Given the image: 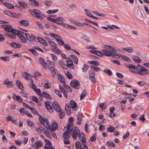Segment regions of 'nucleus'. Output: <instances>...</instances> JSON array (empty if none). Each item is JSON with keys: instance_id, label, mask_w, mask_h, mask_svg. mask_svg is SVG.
I'll return each instance as SVG.
<instances>
[{"instance_id": "nucleus-1", "label": "nucleus", "mask_w": 149, "mask_h": 149, "mask_svg": "<svg viewBox=\"0 0 149 149\" xmlns=\"http://www.w3.org/2000/svg\"><path fill=\"white\" fill-rule=\"evenodd\" d=\"M29 12L32 16L40 19H42L43 18L41 16H44L43 13L38 9H33L32 10H29Z\"/></svg>"}, {"instance_id": "nucleus-2", "label": "nucleus", "mask_w": 149, "mask_h": 149, "mask_svg": "<svg viewBox=\"0 0 149 149\" xmlns=\"http://www.w3.org/2000/svg\"><path fill=\"white\" fill-rule=\"evenodd\" d=\"M137 66V74H139L140 75H144L149 73V71L147 69L140 65H138Z\"/></svg>"}, {"instance_id": "nucleus-3", "label": "nucleus", "mask_w": 149, "mask_h": 149, "mask_svg": "<svg viewBox=\"0 0 149 149\" xmlns=\"http://www.w3.org/2000/svg\"><path fill=\"white\" fill-rule=\"evenodd\" d=\"M72 130L71 132H72V136L74 140H76L77 136H79L80 133V131L79 129L77 127L74 128H71Z\"/></svg>"}, {"instance_id": "nucleus-4", "label": "nucleus", "mask_w": 149, "mask_h": 149, "mask_svg": "<svg viewBox=\"0 0 149 149\" xmlns=\"http://www.w3.org/2000/svg\"><path fill=\"white\" fill-rule=\"evenodd\" d=\"M70 86L76 89H78V86H80L79 82L77 80L72 81L70 83Z\"/></svg>"}, {"instance_id": "nucleus-5", "label": "nucleus", "mask_w": 149, "mask_h": 149, "mask_svg": "<svg viewBox=\"0 0 149 149\" xmlns=\"http://www.w3.org/2000/svg\"><path fill=\"white\" fill-rule=\"evenodd\" d=\"M137 66H136L135 65H128V68H129L130 71L133 73L136 74L138 72V71L137 70Z\"/></svg>"}, {"instance_id": "nucleus-6", "label": "nucleus", "mask_w": 149, "mask_h": 149, "mask_svg": "<svg viewBox=\"0 0 149 149\" xmlns=\"http://www.w3.org/2000/svg\"><path fill=\"white\" fill-rule=\"evenodd\" d=\"M1 27L4 29L5 30L8 32H10L12 29V26L8 24H3L1 25Z\"/></svg>"}, {"instance_id": "nucleus-7", "label": "nucleus", "mask_w": 149, "mask_h": 149, "mask_svg": "<svg viewBox=\"0 0 149 149\" xmlns=\"http://www.w3.org/2000/svg\"><path fill=\"white\" fill-rule=\"evenodd\" d=\"M52 129L50 127L49 125L48 126V127H47V129L50 130L52 132H54L58 128V125L57 123H53L52 124Z\"/></svg>"}, {"instance_id": "nucleus-8", "label": "nucleus", "mask_w": 149, "mask_h": 149, "mask_svg": "<svg viewBox=\"0 0 149 149\" xmlns=\"http://www.w3.org/2000/svg\"><path fill=\"white\" fill-rule=\"evenodd\" d=\"M72 130L71 129L70 130H67V131L65 132L63 134V137L64 139H70V138Z\"/></svg>"}, {"instance_id": "nucleus-9", "label": "nucleus", "mask_w": 149, "mask_h": 149, "mask_svg": "<svg viewBox=\"0 0 149 149\" xmlns=\"http://www.w3.org/2000/svg\"><path fill=\"white\" fill-rule=\"evenodd\" d=\"M70 105L74 111H76L77 109V105L76 102L73 100H71L70 101Z\"/></svg>"}, {"instance_id": "nucleus-10", "label": "nucleus", "mask_w": 149, "mask_h": 149, "mask_svg": "<svg viewBox=\"0 0 149 149\" xmlns=\"http://www.w3.org/2000/svg\"><path fill=\"white\" fill-rule=\"evenodd\" d=\"M13 82L12 81H9L8 79L6 78L3 81V84L7 85V88H10L13 85Z\"/></svg>"}, {"instance_id": "nucleus-11", "label": "nucleus", "mask_w": 149, "mask_h": 149, "mask_svg": "<svg viewBox=\"0 0 149 149\" xmlns=\"http://www.w3.org/2000/svg\"><path fill=\"white\" fill-rule=\"evenodd\" d=\"M45 104L46 108L49 112H51L53 111V110L50 105V102L48 101L45 102Z\"/></svg>"}, {"instance_id": "nucleus-12", "label": "nucleus", "mask_w": 149, "mask_h": 149, "mask_svg": "<svg viewBox=\"0 0 149 149\" xmlns=\"http://www.w3.org/2000/svg\"><path fill=\"white\" fill-rule=\"evenodd\" d=\"M26 38L27 40L31 42L33 41V38H35L34 35L32 34H31V36L27 33H25Z\"/></svg>"}, {"instance_id": "nucleus-13", "label": "nucleus", "mask_w": 149, "mask_h": 149, "mask_svg": "<svg viewBox=\"0 0 149 149\" xmlns=\"http://www.w3.org/2000/svg\"><path fill=\"white\" fill-rule=\"evenodd\" d=\"M52 106L54 109L57 111H58L61 109V108L59 105L56 102H54L52 103Z\"/></svg>"}, {"instance_id": "nucleus-14", "label": "nucleus", "mask_w": 149, "mask_h": 149, "mask_svg": "<svg viewBox=\"0 0 149 149\" xmlns=\"http://www.w3.org/2000/svg\"><path fill=\"white\" fill-rule=\"evenodd\" d=\"M50 67H49L50 71H51L52 76L53 78L55 77V75L56 74V71L55 68L52 66H51V64H50Z\"/></svg>"}, {"instance_id": "nucleus-15", "label": "nucleus", "mask_w": 149, "mask_h": 149, "mask_svg": "<svg viewBox=\"0 0 149 149\" xmlns=\"http://www.w3.org/2000/svg\"><path fill=\"white\" fill-rule=\"evenodd\" d=\"M38 42H40L44 46H47L48 45L47 42L42 38L40 37H38Z\"/></svg>"}, {"instance_id": "nucleus-16", "label": "nucleus", "mask_w": 149, "mask_h": 149, "mask_svg": "<svg viewBox=\"0 0 149 149\" xmlns=\"http://www.w3.org/2000/svg\"><path fill=\"white\" fill-rule=\"evenodd\" d=\"M119 56L121 57L122 59L127 62H132V60L127 56L119 54Z\"/></svg>"}, {"instance_id": "nucleus-17", "label": "nucleus", "mask_w": 149, "mask_h": 149, "mask_svg": "<svg viewBox=\"0 0 149 149\" xmlns=\"http://www.w3.org/2000/svg\"><path fill=\"white\" fill-rule=\"evenodd\" d=\"M39 61L40 62V64L42 65H43V67L44 68H46V66L49 67V65H47L48 64L45 62V61L43 58H39Z\"/></svg>"}, {"instance_id": "nucleus-18", "label": "nucleus", "mask_w": 149, "mask_h": 149, "mask_svg": "<svg viewBox=\"0 0 149 149\" xmlns=\"http://www.w3.org/2000/svg\"><path fill=\"white\" fill-rule=\"evenodd\" d=\"M90 52L91 53L95 54L100 56H103V55L101 52L98 50H91Z\"/></svg>"}, {"instance_id": "nucleus-19", "label": "nucleus", "mask_w": 149, "mask_h": 149, "mask_svg": "<svg viewBox=\"0 0 149 149\" xmlns=\"http://www.w3.org/2000/svg\"><path fill=\"white\" fill-rule=\"evenodd\" d=\"M82 116L81 115V113L80 114V113L78 114L77 115V118L78 120L79 121V122H77V123L78 125H80L81 124V122L82 121Z\"/></svg>"}, {"instance_id": "nucleus-20", "label": "nucleus", "mask_w": 149, "mask_h": 149, "mask_svg": "<svg viewBox=\"0 0 149 149\" xmlns=\"http://www.w3.org/2000/svg\"><path fill=\"white\" fill-rule=\"evenodd\" d=\"M39 119L40 121V123L41 124L42 123V125L45 127H46V126H45V123L46 119L43 118L40 115H39Z\"/></svg>"}, {"instance_id": "nucleus-21", "label": "nucleus", "mask_w": 149, "mask_h": 149, "mask_svg": "<svg viewBox=\"0 0 149 149\" xmlns=\"http://www.w3.org/2000/svg\"><path fill=\"white\" fill-rule=\"evenodd\" d=\"M132 58L136 63H141V60L139 58L136 56H132Z\"/></svg>"}, {"instance_id": "nucleus-22", "label": "nucleus", "mask_w": 149, "mask_h": 149, "mask_svg": "<svg viewBox=\"0 0 149 149\" xmlns=\"http://www.w3.org/2000/svg\"><path fill=\"white\" fill-rule=\"evenodd\" d=\"M19 23L21 25L25 26H27L29 24V22L26 20H22L20 21L19 22Z\"/></svg>"}, {"instance_id": "nucleus-23", "label": "nucleus", "mask_w": 149, "mask_h": 149, "mask_svg": "<svg viewBox=\"0 0 149 149\" xmlns=\"http://www.w3.org/2000/svg\"><path fill=\"white\" fill-rule=\"evenodd\" d=\"M49 35L51 36L52 37L55 39L57 41L59 39V38H60V37H61L60 36L57 34H54L52 33H49Z\"/></svg>"}, {"instance_id": "nucleus-24", "label": "nucleus", "mask_w": 149, "mask_h": 149, "mask_svg": "<svg viewBox=\"0 0 149 149\" xmlns=\"http://www.w3.org/2000/svg\"><path fill=\"white\" fill-rule=\"evenodd\" d=\"M16 84L17 86L18 87L19 89L22 90L24 89L23 86V84L19 80H18L16 81Z\"/></svg>"}, {"instance_id": "nucleus-25", "label": "nucleus", "mask_w": 149, "mask_h": 149, "mask_svg": "<svg viewBox=\"0 0 149 149\" xmlns=\"http://www.w3.org/2000/svg\"><path fill=\"white\" fill-rule=\"evenodd\" d=\"M65 109L66 110L67 113L68 115H69L71 114V109L69 104H66L65 105Z\"/></svg>"}, {"instance_id": "nucleus-26", "label": "nucleus", "mask_w": 149, "mask_h": 149, "mask_svg": "<svg viewBox=\"0 0 149 149\" xmlns=\"http://www.w3.org/2000/svg\"><path fill=\"white\" fill-rule=\"evenodd\" d=\"M18 3L20 6L22 7L23 8L25 9L27 8V4L25 2L21 1H18Z\"/></svg>"}, {"instance_id": "nucleus-27", "label": "nucleus", "mask_w": 149, "mask_h": 149, "mask_svg": "<svg viewBox=\"0 0 149 149\" xmlns=\"http://www.w3.org/2000/svg\"><path fill=\"white\" fill-rule=\"evenodd\" d=\"M14 95L13 97L14 99L18 101L19 102L21 103L22 102V99L21 97L19 95H16L15 94H14Z\"/></svg>"}, {"instance_id": "nucleus-28", "label": "nucleus", "mask_w": 149, "mask_h": 149, "mask_svg": "<svg viewBox=\"0 0 149 149\" xmlns=\"http://www.w3.org/2000/svg\"><path fill=\"white\" fill-rule=\"evenodd\" d=\"M35 146L34 145L33 146L36 149H37L39 148V147L41 146L42 143L41 141H38L36 142L35 143Z\"/></svg>"}, {"instance_id": "nucleus-29", "label": "nucleus", "mask_w": 149, "mask_h": 149, "mask_svg": "<svg viewBox=\"0 0 149 149\" xmlns=\"http://www.w3.org/2000/svg\"><path fill=\"white\" fill-rule=\"evenodd\" d=\"M123 49L127 51L129 53H132L134 52L133 48L132 47H128L127 48H123Z\"/></svg>"}, {"instance_id": "nucleus-30", "label": "nucleus", "mask_w": 149, "mask_h": 149, "mask_svg": "<svg viewBox=\"0 0 149 149\" xmlns=\"http://www.w3.org/2000/svg\"><path fill=\"white\" fill-rule=\"evenodd\" d=\"M107 130L108 132H113L115 131V128L111 125L109 126V127L107 128Z\"/></svg>"}, {"instance_id": "nucleus-31", "label": "nucleus", "mask_w": 149, "mask_h": 149, "mask_svg": "<svg viewBox=\"0 0 149 149\" xmlns=\"http://www.w3.org/2000/svg\"><path fill=\"white\" fill-rule=\"evenodd\" d=\"M22 75L26 79H28V77L31 76V74L26 72H24L22 74Z\"/></svg>"}, {"instance_id": "nucleus-32", "label": "nucleus", "mask_w": 149, "mask_h": 149, "mask_svg": "<svg viewBox=\"0 0 149 149\" xmlns=\"http://www.w3.org/2000/svg\"><path fill=\"white\" fill-rule=\"evenodd\" d=\"M4 5L7 8L10 9H13L14 8V6L10 3L5 2L4 3Z\"/></svg>"}, {"instance_id": "nucleus-33", "label": "nucleus", "mask_w": 149, "mask_h": 149, "mask_svg": "<svg viewBox=\"0 0 149 149\" xmlns=\"http://www.w3.org/2000/svg\"><path fill=\"white\" fill-rule=\"evenodd\" d=\"M89 74L90 78H93V81L95 82L96 81V79L95 77V73L93 72H90L89 73Z\"/></svg>"}, {"instance_id": "nucleus-34", "label": "nucleus", "mask_w": 149, "mask_h": 149, "mask_svg": "<svg viewBox=\"0 0 149 149\" xmlns=\"http://www.w3.org/2000/svg\"><path fill=\"white\" fill-rule=\"evenodd\" d=\"M58 79L61 82L65 84V79L61 75L59 74L58 76Z\"/></svg>"}, {"instance_id": "nucleus-35", "label": "nucleus", "mask_w": 149, "mask_h": 149, "mask_svg": "<svg viewBox=\"0 0 149 149\" xmlns=\"http://www.w3.org/2000/svg\"><path fill=\"white\" fill-rule=\"evenodd\" d=\"M70 56V57L72 58L73 61L74 63L76 64H77L78 63V58L76 56L72 54H71Z\"/></svg>"}, {"instance_id": "nucleus-36", "label": "nucleus", "mask_w": 149, "mask_h": 149, "mask_svg": "<svg viewBox=\"0 0 149 149\" xmlns=\"http://www.w3.org/2000/svg\"><path fill=\"white\" fill-rule=\"evenodd\" d=\"M102 52L103 53V54L105 55L108 56H111V52L108 51L104 49H102Z\"/></svg>"}, {"instance_id": "nucleus-37", "label": "nucleus", "mask_w": 149, "mask_h": 149, "mask_svg": "<svg viewBox=\"0 0 149 149\" xmlns=\"http://www.w3.org/2000/svg\"><path fill=\"white\" fill-rule=\"evenodd\" d=\"M58 112L60 118L61 119L63 118L64 116L65 113L61 109L58 110Z\"/></svg>"}, {"instance_id": "nucleus-38", "label": "nucleus", "mask_w": 149, "mask_h": 149, "mask_svg": "<svg viewBox=\"0 0 149 149\" xmlns=\"http://www.w3.org/2000/svg\"><path fill=\"white\" fill-rule=\"evenodd\" d=\"M86 92L85 90H84L81 94L80 95V100L84 99L85 97L86 96Z\"/></svg>"}, {"instance_id": "nucleus-39", "label": "nucleus", "mask_w": 149, "mask_h": 149, "mask_svg": "<svg viewBox=\"0 0 149 149\" xmlns=\"http://www.w3.org/2000/svg\"><path fill=\"white\" fill-rule=\"evenodd\" d=\"M58 65L64 69H65V65L64 64V62L61 61H59L58 63Z\"/></svg>"}, {"instance_id": "nucleus-40", "label": "nucleus", "mask_w": 149, "mask_h": 149, "mask_svg": "<svg viewBox=\"0 0 149 149\" xmlns=\"http://www.w3.org/2000/svg\"><path fill=\"white\" fill-rule=\"evenodd\" d=\"M58 11V9H54L53 10H49L46 11V13L49 14L54 13Z\"/></svg>"}, {"instance_id": "nucleus-41", "label": "nucleus", "mask_w": 149, "mask_h": 149, "mask_svg": "<svg viewBox=\"0 0 149 149\" xmlns=\"http://www.w3.org/2000/svg\"><path fill=\"white\" fill-rule=\"evenodd\" d=\"M4 35L6 36L10 37L13 39H15L16 37V36H15V35H12V34H10L7 33H4Z\"/></svg>"}, {"instance_id": "nucleus-42", "label": "nucleus", "mask_w": 149, "mask_h": 149, "mask_svg": "<svg viewBox=\"0 0 149 149\" xmlns=\"http://www.w3.org/2000/svg\"><path fill=\"white\" fill-rule=\"evenodd\" d=\"M43 96L45 97L48 98L49 99L51 100L52 99V98L51 97L48 93H46L45 92H43Z\"/></svg>"}, {"instance_id": "nucleus-43", "label": "nucleus", "mask_w": 149, "mask_h": 149, "mask_svg": "<svg viewBox=\"0 0 149 149\" xmlns=\"http://www.w3.org/2000/svg\"><path fill=\"white\" fill-rule=\"evenodd\" d=\"M89 68V66L87 65L84 64L82 68L83 72H84L87 71Z\"/></svg>"}, {"instance_id": "nucleus-44", "label": "nucleus", "mask_w": 149, "mask_h": 149, "mask_svg": "<svg viewBox=\"0 0 149 149\" xmlns=\"http://www.w3.org/2000/svg\"><path fill=\"white\" fill-rule=\"evenodd\" d=\"M10 58L9 56H1L0 57V59L3 61H10Z\"/></svg>"}, {"instance_id": "nucleus-45", "label": "nucleus", "mask_w": 149, "mask_h": 149, "mask_svg": "<svg viewBox=\"0 0 149 149\" xmlns=\"http://www.w3.org/2000/svg\"><path fill=\"white\" fill-rule=\"evenodd\" d=\"M88 62L90 63L91 64L97 66L99 65L100 64L99 62L96 61H89Z\"/></svg>"}, {"instance_id": "nucleus-46", "label": "nucleus", "mask_w": 149, "mask_h": 149, "mask_svg": "<svg viewBox=\"0 0 149 149\" xmlns=\"http://www.w3.org/2000/svg\"><path fill=\"white\" fill-rule=\"evenodd\" d=\"M25 33L20 31L17 30V35L20 38L25 35Z\"/></svg>"}, {"instance_id": "nucleus-47", "label": "nucleus", "mask_w": 149, "mask_h": 149, "mask_svg": "<svg viewBox=\"0 0 149 149\" xmlns=\"http://www.w3.org/2000/svg\"><path fill=\"white\" fill-rule=\"evenodd\" d=\"M104 71L107 73V74L110 76H111L112 75V72L109 69H105L104 70Z\"/></svg>"}, {"instance_id": "nucleus-48", "label": "nucleus", "mask_w": 149, "mask_h": 149, "mask_svg": "<svg viewBox=\"0 0 149 149\" xmlns=\"http://www.w3.org/2000/svg\"><path fill=\"white\" fill-rule=\"evenodd\" d=\"M28 50L31 52L34 55L37 56L38 54V52L34 49H29Z\"/></svg>"}, {"instance_id": "nucleus-49", "label": "nucleus", "mask_w": 149, "mask_h": 149, "mask_svg": "<svg viewBox=\"0 0 149 149\" xmlns=\"http://www.w3.org/2000/svg\"><path fill=\"white\" fill-rule=\"evenodd\" d=\"M137 84L141 86H145L146 83L145 81H141L140 82H138L137 83Z\"/></svg>"}, {"instance_id": "nucleus-50", "label": "nucleus", "mask_w": 149, "mask_h": 149, "mask_svg": "<svg viewBox=\"0 0 149 149\" xmlns=\"http://www.w3.org/2000/svg\"><path fill=\"white\" fill-rule=\"evenodd\" d=\"M57 41L58 42V44L61 45H64L65 44L61 37L60 38H59V39L57 40Z\"/></svg>"}, {"instance_id": "nucleus-51", "label": "nucleus", "mask_w": 149, "mask_h": 149, "mask_svg": "<svg viewBox=\"0 0 149 149\" xmlns=\"http://www.w3.org/2000/svg\"><path fill=\"white\" fill-rule=\"evenodd\" d=\"M83 38L85 40L86 42H89L90 41L89 38L86 35H82Z\"/></svg>"}, {"instance_id": "nucleus-52", "label": "nucleus", "mask_w": 149, "mask_h": 149, "mask_svg": "<svg viewBox=\"0 0 149 149\" xmlns=\"http://www.w3.org/2000/svg\"><path fill=\"white\" fill-rule=\"evenodd\" d=\"M20 15L15 13H12L10 17L15 18H18L20 17Z\"/></svg>"}, {"instance_id": "nucleus-53", "label": "nucleus", "mask_w": 149, "mask_h": 149, "mask_svg": "<svg viewBox=\"0 0 149 149\" xmlns=\"http://www.w3.org/2000/svg\"><path fill=\"white\" fill-rule=\"evenodd\" d=\"M10 32L11 33V34H12V35H15V36H16V35L17 34V31L15 29L12 28L11 29Z\"/></svg>"}, {"instance_id": "nucleus-54", "label": "nucleus", "mask_w": 149, "mask_h": 149, "mask_svg": "<svg viewBox=\"0 0 149 149\" xmlns=\"http://www.w3.org/2000/svg\"><path fill=\"white\" fill-rule=\"evenodd\" d=\"M73 124L71 123H69L67 125V130H70L71 128H73L72 126Z\"/></svg>"}, {"instance_id": "nucleus-55", "label": "nucleus", "mask_w": 149, "mask_h": 149, "mask_svg": "<svg viewBox=\"0 0 149 149\" xmlns=\"http://www.w3.org/2000/svg\"><path fill=\"white\" fill-rule=\"evenodd\" d=\"M45 142L46 144L47 145H48L49 146H51L52 145V143L51 141L45 139Z\"/></svg>"}, {"instance_id": "nucleus-56", "label": "nucleus", "mask_w": 149, "mask_h": 149, "mask_svg": "<svg viewBox=\"0 0 149 149\" xmlns=\"http://www.w3.org/2000/svg\"><path fill=\"white\" fill-rule=\"evenodd\" d=\"M47 19L50 21L56 23V22H57V21H58V20H56V19H54L49 17H48L47 18Z\"/></svg>"}, {"instance_id": "nucleus-57", "label": "nucleus", "mask_w": 149, "mask_h": 149, "mask_svg": "<svg viewBox=\"0 0 149 149\" xmlns=\"http://www.w3.org/2000/svg\"><path fill=\"white\" fill-rule=\"evenodd\" d=\"M54 91L57 95L59 96L60 97H62V95L61 93L59 91L55 89L54 90Z\"/></svg>"}, {"instance_id": "nucleus-58", "label": "nucleus", "mask_w": 149, "mask_h": 149, "mask_svg": "<svg viewBox=\"0 0 149 149\" xmlns=\"http://www.w3.org/2000/svg\"><path fill=\"white\" fill-rule=\"evenodd\" d=\"M66 75L67 77L69 79H72L73 77L72 75L68 72H67L66 73Z\"/></svg>"}, {"instance_id": "nucleus-59", "label": "nucleus", "mask_w": 149, "mask_h": 149, "mask_svg": "<svg viewBox=\"0 0 149 149\" xmlns=\"http://www.w3.org/2000/svg\"><path fill=\"white\" fill-rule=\"evenodd\" d=\"M66 66L70 68L73 69L74 68V66L73 64V63H68L66 65Z\"/></svg>"}, {"instance_id": "nucleus-60", "label": "nucleus", "mask_w": 149, "mask_h": 149, "mask_svg": "<svg viewBox=\"0 0 149 149\" xmlns=\"http://www.w3.org/2000/svg\"><path fill=\"white\" fill-rule=\"evenodd\" d=\"M99 107L102 108L103 110H104L106 107V105H105L104 103H102L100 104Z\"/></svg>"}, {"instance_id": "nucleus-61", "label": "nucleus", "mask_w": 149, "mask_h": 149, "mask_svg": "<svg viewBox=\"0 0 149 149\" xmlns=\"http://www.w3.org/2000/svg\"><path fill=\"white\" fill-rule=\"evenodd\" d=\"M85 11L86 15L89 17L91 16V15H92L91 13V11L88 9H85Z\"/></svg>"}, {"instance_id": "nucleus-62", "label": "nucleus", "mask_w": 149, "mask_h": 149, "mask_svg": "<svg viewBox=\"0 0 149 149\" xmlns=\"http://www.w3.org/2000/svg\"><path fill=\"white\" fill-rule=\"evenodd\" d=\"M54 52L56 53L57 54H61L62 53V52L61 50L58 48L56 49V50H55V51Z\"/></svg>"}, {"instance_id": "nucleus-63", "label": "nucleus", "mask_w": 149, "mask_h": 149, "mask_svg": "<svg viewBox=\"0 0 149 149\" xmlns=\"http://www.w3.org/2000/svg\"><path fill=\"white\" fill-rule=\"evenodd\" d=\"M25 35L19 38L20 40L23 42L25 43L26 42V39L25 38Z\"/></svg>"}, {"instance_id": "nucleus-64", "label": "nucleus", "mask_w": 149, "mask_h": 149, "mask_svg": "<svg viewBox=\"0 0 149 149\" xmlns=\"http://www.w3.org/2000/svg\"><path fill=\"white\" fill-rule=\"evenodd\" d=\"M91 66L92 68L94 69L95 70V72L99 71L100 70V68L98 67L92 65H91Z\"/></svg>"}]
</instances>
